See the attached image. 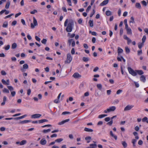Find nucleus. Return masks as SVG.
Instances as JSON below:
<instances>
[{
	"label": "nucleus",
	"instance_id": "obj_32",
	"mask_svg": "<svg viewBox=\"0 0 148 148\" xmlns=\"http://www.w3.org/2000/svg\"><path fill=\"white\" fill-rule=\"evenodd\" d=\"M144 43L142 42L141 43H139L138 44V48L140 49L142 46H143L144 45Z\"/></svg>",
	"mask_w": 148,
	"mask_h": 148
},
{
	"label": "nucleus",
	"instance_id": "obj_16",
	"mask_svg": "<svg viewBox=\"0 0 148 148\" xmlns=\"http://www.w3.org/2000/svg\"><path fill=\"white\" fill-rule=\"evenodd\" d=\"M84 130L85 131L87 132H92L93 131V130L91 129L88 128L87 127H85L84 129Z\"/></svg>",
	"mask_w": 148,
	"mask_h": 148
},
{
	"label": "nucleus",
	"instance_id": "obj_20",
	"mask_svg": "<svg viewBox=\"0 0 148 148\" xmlns=\"http://www.w3.org/2000/svg\"><path fill=\"white\" fill-rule=\"evenodd\" d=\"M135 71L136 72V73H138V74L140 75H142L144 73L143 71L141 70H136Z\"/></svg>",
	"mask_w": 148,
	"mask_h": 148
},
{
	"label": "nucleus",
	"instance_id": "obj_17",
	"mask_svg": "<svg viewBox=\"0 0 148 148\" xmlns=\"http://www.w3.org/2000/svg\"><path fill=\"white\" fill-rule=\"evenodd\" d=\"M75 36V34H71V33H69L67 34V36L68 37H69L70 38H73Z\"/></svg>",
	"mask_w": 148,
	"mask_h": 148
},
{
	"label": "nucleus",
	"instance_id": "obj_48",
	"mask_svg": "<svg viewBox=\"0 0 148 148\" xmlns=\"http://www.w3.org/2000/svg\"><path fill=\"white\" fill-rule=\"evenodd\" d=\"M141 3H142V4L145 6H146L147 5V2L145 1H142L141 2Z\"/></svg>",
	"mask_w": 148,
	"mask_h": 148
},
{
	"label": "nucleus",
	"instance_id": "obj_61",
	"mask_svg": "<svg viewBox=\"0 0 148 148\" xmlns=\"http://www.w3.org/2000/svg\"><path fill=\"white\" fill-rule=\"evenodd\" d=\"M83 46H84V48L86 49H87L88 48V45L86 44H84L83 45Z\"/></svg>",
	"mask_w": 148,
	"mask_h": 148
},
{
	"label": "nucleus",
	"instance_id": "obj_3",
	"mask_svg": "<svg viewBox=\"0 0 148 148\" xmlns=\"http://www.w3.org/2000/svg\"><path fill=\"white\" fill-rule=\"evenodd\" d=\"M67 58L66 61H65V63H69L72 60V57L70 53H68L67 54Z\"/></svg>",
	"mask_w": 148,
	"mask_h": 148
},
{
	"label": "nucleus",
	"instance_id": "obj_33",
	"mask_svg": "<svg viewBox=\"0 0 148 148\" xmlns=\"http://www.w3.org/2000/svg\"><path fill=\"white\" fill-rule=\"evenodd\" d=\"M51 130L50 129H48L47 130H43L42 132L44 133H46L49 132L51 131Z\"/></svg>",
	"mask_w": 148,
	"mask_h": 148
},
{
	"label": "nucleus",
	"instance_id": "obj_57",
	"mask_svg": "<svg viewBox=\"0 0 148 148\" xmlns=\"http://www.w3.org/2000/svg\"><path fill=\"white\" fill-rule=\"evenodd\" d=\"M113 123V120H111L110 122H108L107 123V124L108 125H112V124Z\"/></svg>",
	"mask_w": 148,
	"mask_h": 148
},
{
	"label": "nucleus",
	"instance_id": "obj_7",
	"mask_svg": "<svg viewBox=\"0 0 148 148\" xmlns=\"http://www.w3.org/2000/svg\"><path fill=\"white\" fill-rule=\"evenodd\" d=\"M93 142L95 143L90 144L89 145L90 146L86 148H96L97 145L96 144H95L96 142L93 141Z\"/></svg>",
	"mask_w": 148,
	"mask_h": 148
},
{
	"label": "nucleus",
	"instance_id": "obj_63",
	"mask_svg": "<svg viewBox=\"0 0 148 148\" xmlns=\"http://www.w3.org/2000/svg\"><path fill=\"white\" fill-rule=\"evenodd\" d=\"M16 94V92L15 91H12L11 92V95L12 97H14Z\"/></svg>",
	"mask_w": 148,
	"mask_h": 148
},
{
	"label": "nucleus",
	"instance_id": "obj_2",
	"mask_svg": "<svg viewBox=\"0 0 148 148\" xmlns=\"http://www.w3.org/2000/svg\"><path fill=\"white\" fill-rule=\"evenodd\" d=\"M127 69L129 73L133 76H136L137 75V73L134 70L131 68L128 67Z\"/></svg>",
	"mask_w": 148,
	"mask_h": 148
},
{
	"label": "nucleus",
	"instance_id": "obj_18",
	"mask_svg": "<svg viewBox=\"0 0 148 148\" xmlns=\"http://www.w3.org/2000/svg\"><path fill=\"white\" fill-rule=\"evenodd\" d=\"M135 6L136 8L139 9H140L141 8V5L140 4L138 3H136L135 4Z\"/></svg>",
	"mask_w": 148,
	"mask_h": 148
},
{
	"label": "nucleus",
	"instance_id": "obj_12",
	"mask_svg": "<svg viewBox=\"0 0 148 148\" xmlns=\"http://www.w3.org/2000/svg\"><path fill=\"white\" fill-rule=\"evenodd\" d=\"M109 0H105L103 1L101 4L100 5L101 6L105 5L108 3Z\"/></svg>",
	"mask_w": 148,
	"mask_h": 148
},
{
	"label": "nucleus",
	"instance_id": "obj_35",
	"mask_svg": "<svg viewBox=\"0 0 148 148\" xmlns=\"http://www.w3.org/2000/svg\"><path fill=\"white\" fill-rule=\"evenodd\" d=\"M131 21H130V23H134L135 21H134V18L133 16H132L130 18Z\"/></svg>",
	"mask_w": 148,
	"mask_h": 148
},
{
	"label": "nucleus",
	"instance_id": "obj_56",
	"mask_svg": "<svg viewBox=\"0 0 148 148\" xmlns=\"http://www.w3.org/2000/svg\"><path fill=\"white\" fill-rule=\"evenodd\" d=\"M17 23V21H13L12 23V26L15 25Z\"/></svg>",
	"mask_w": 148,
	"mask_h": 148
},
{
	"label": "nucleus",
	"instance_id": "obj_40",
	"mask_svg": "<svg viewBox=\"0 0 148 148\" xmlns=\"http://www.w3.org/2000/svg\"><path fill=\"white\" fill-rule=\"evenodd\" d=\"M97 88L99 90H101L102 88V85L101 84H97Z\"/></svg>",
	"mask_w": 148,
	"mask_h": 148
},
{
	"label": "nucleus",
	"instance_id": "obj_4",
	"mask_svg": "<svg viewBox=\"0 0 148 148\" xmlns=\"http://www.w3.org/2000/svg\"><path fill=\"white\" fill-rule=\"evenodd\" d=\"M33 24L32 23L31 24V27L32 29L34 28L35 26H36L38 25L37 22L36 18L34 17H33Z\"/></svg>",
	"mask_w": 148,
	"mask_h": 148
},
{
	"label": "nucleus",
	"instance_id": "obj_43",
	"mask_svg": "<svg viewBox=\"0 0 148 148\" xmlns=\"http://www.w3.org/2000/svg\"><path fill=\"white\" fill-rule=\"evenodd\" d=\"M8 88L10 91H12L14 90L13 87L11 86H7Z\"/></svg>",
	"mask_w": 148,
	"mask_h": 148
},
{
	"label": "nucleus",
	"instance_id": "obj_54",
	"mask_svg": "<svg viewBox=\"0 0 148 148\" xmlns=\"http://www.w3.org/2000/svg\"><path fill=\"white\" fill-rule=\"evenodd\" d=\"M147 117H145L142 119V121L143 122H145L147 120Z\"/></svg>",
	"mask_w": 148,
	"mask_h": 148
},
{
	"label": "nucleus",
	"instance_id": "obj_42",
	"mask_svg": "<svg viewBox=\"0 0 148 148\" xmlns=\"http://www.w3.org/2000/svg\"><path fill=\"white\" fill-rule=\"evenodd\" d=\"M10 47V45H7L4 48L5 50H9Z\"/></svg>",
	"mask_w": 148,
	"mask_h": 148
},
{
	"label": "nucleus",
	"instance_id": "obj_13",
	"mask_svg": "<svg viewBox=\"0 0 148 148\" xmlns=\"http://www.w3.org/2000/svg\"><path fill=\"white\" fill-rule=\"evenodd\" d=\"M140 80L144 82L146 81L145 77L144 75H141L140 78Z\"/></svg>",
	"mask_w": 148,
	"mask_h": 148
},
{
	"label": "nucleus",
	"instance_id": "obj_49",
	"mask_svg": "<svg viewBox=\"0 0 148 148\" xmlns=\"http://www.w3.org/2000/svg\"><path fill=\"white\" fill-rule=\"evenodd\" d=\"M1 74L3 75H6V72L4 70L1 71Z\"/></svg>",
	"mask_w": 148,
	"mask_h": 148
},
{
	"label": "nucleus",
	"instance_id": "obj_37",
	"mask_svg": "<svg viewBox=\"0 0 148 148\" xmlns=\"http://www.w3.org/2000/svg\"><path fill=\"white\" fill-rule=\"evenodd\" d=\"M107 116V114H101L99 115L98 116L99 118H102Z\"/></svg>",
	"mask_w": 148,
	"mask_h": 148
},
{
	"label": "nucleus",
	"instance_id": "obj_53",
	"mask_svg": "<svg viewBox=\"0 0 148 148\" xmlns=\"http://www.w3.org/2000/svg\"><path fill=\"white\" fill-rule=\"evenodd\" d=\"M70 114V112H63L62 114V115H65L66 114Z\"/></svg>",
	"mask_w": 148,
	"mask_h": 148
},
{
	"label": "nucleus",
	"instance_id": "obj_24",
	"mask_svg": "<svg viewBox=\"0 0 148 148\" xmlns=\"http://www.w3.org/2000/svg\"><path fill=\"white\" fill-rule=\"evenodd\" d=\"M121 143L124 147L126 148L127 147V144L125 141H122Z\"/></svg>",
	"mask_w": 148,
	"mask_h": 148
},
{
	"label": "nucleus",
	"instance_id": "obj_38",
	"mask_svg": "<svg viewBox=\"0 0 148 148\" xmlns=\"http://www.w3.org/2000/svg\"><path fill=\"white\" fill-rule=\"evenodd\" d=\"M8 25V23L7 22H5L3 25V27H6Z\"/></svg>",
	"mask_w": 148,
	"mask_h": 148
},
{
	"label": "nucleus",
	"instance_id": "obj_5",
	"mask_svg": "<svg viewBox=\"0 0 148 148\" xmlns=\"http://www.w3.org/2000/svg\"><path fill=\"white\" fill-rule=\"evenodd\" d=\"M81 75L78 73H75L73 75V77L75 79H79L81 77Z\"/></svg>",
	"mask_w": 148,
	"mask_h": 148
},
{
	"label": "nucleus",
	"instance_id": "obj_50",
	"mask_svg": "<svg viewBox=\"0 0 148 148\" xmlns=\"http://www.w3.org/2000/svg\"><path fill=\"white\" fill-rule=\"evenodd\" d=\"M37 11L36 10H34L33 11L30 12V13L32 14H34L35 13H37Z\"/></svg>",
	"mask_w": 148,
	"mask_h": 148
},
{
	"label": "nucleus",
	"instance_id": "obj_36",
	"mask_svg": "<svg viewBox=\"0 0 148 148\" xmlns=\"http://www.w3.org/2000/svg\"><path fill=\"white\" fill-rule=\"evenodd\" d=\"M22 67L25 69H27L28 68V66L27 64H25L23 65V67Z\"/></svg>",
	"mask_w": 148,
	"mask_h": 148
},
{
	"label": "nucleus",
	"instance_id": "obj_46",
	"mask_svg": "<svg viewBox=\"0 0 148 148\" xmlns=\"http://www.w3.org/2000/svg\"><path fill=\"white\" fill-rule=\"evenodd\" d=\"M47 41V40L45 39H43V40L41 41V42L44 44H46Z\"/></svg>",
	"mask_w": 148,
	"mask_h": 148
},
{
	"label": "nucleus",
	"instance_id": "obj_9",
	"mask_svg": "<svg viewBox=\"0 0 148 148\" xmlns=\"http://www.w3.org/2000/svg\"><path fill=\"white\" fill-rule=\"evenodd\" d=\"M116 109V108L114 106H112L110 107L109 108L107 109V111L108 112H113Z\"/></svg>",
	"mask_w": 148,
	"mask_h": 148
},
{
	"label": "nucleus",
	"instance_id": "obj_6",
	"mask_svg": "<svg viewBox=\"0 0 148 148\" xmlns=\"http://www.w3.org/2000/svg\"><path fill=\"white\" fill-rule=\"evenodd\" d=\"M41 116V115L38 114H33L31 116V118L33 119L38 118Z\"/></svg>",
	"mask_w": 148,
	"mask_h": 148
},
{
	"label": "nucleus",
	"instance_id": "obj_26",
	"mask_svg": "<svg viewBox=\"0 0 148 148\" xmlns=\"http://www.w3.org/2000/svg\"><path fill=\"white\" fill-rule=\"evenodd\" d=\"M83 61L85 62H87L89 60V59L87 57H83L82 58Z\"/></svg>",
	"mask_w": 148,
	"mask_h": 148
},
{
	"label": "nucleus",
	"instance_id": "obj_44",
	"mask_svg": "<svg viewBox=\"0 0 148 148\" xmlns=\"http://www.w3.org/2000/svg\"><path fill=\"white\" fill-rule=\"evenodd\" d=\"M146 40V36L145 35H144L143 36V38L142 39V42L144 43V42H145V41Z\"/></svg>",
	"mask_w": 148,
	"mask_h": 148
},
{
	"label": "nucleus",
	"instance_id": "obj_34",
	"mask_svg": "<svg viewBox=\"0 0 148 148\" xmlns=\"http://www.w3.org/2000/svg\"><path fill=\"white\" fill-rule=\"evenodd\" d=\"M63 140V139L62 138H60L57 139L55 140L56 142L60 143Z\"/></svg>",
	"mask_w": 148,
	"mask_h": 148
},
{
	"label": "nucleus",
	"instance_id": "obj_23",
	"mask_svg": "<svg viewBox=\"0 0 148 148\" xmlns=\"http://www.w3.org/2000/svg\"><path fill=\"white\" fill-rule=\"evenodd\" d=\"M47 121H48V120L46 119H41L38 121V122L39 123H42L44 122Z\"/></svg>",
	"mask_w": 148,
	"mask_h": 148
},
{
	"label": "nucleus",
	"instance_id": "obj_30",
	"mask_svg": "<svg viewBox=\"0 0 148 148\" xmlns=\"http://www.w3.org/2000/svg\"><path fill=\"white\" fill-rule=\"evenodd\" d=\"M136 142V140L135 139H133L132 140V143L133 144V146L134 147H135L136 146L135 143Z\"/></svg>",
	"mask_w": 148,
	"mask_h": 148
},
{
	"label": "nucleus",
	"instance_id": "obj_14",
	"mask_svg": "<svg viewBox=\"0 0 148 148\" xmlns=\"http://www.w3.org/2000/svg\"><path fill=\"white\" fill-rule=\"evenodd\" d=\"M31 121L30 120H24L22 121H21L19 123L21 124H24L27 123H29V122H30Z\"/></svg>",
	"mask_w": 148,
	"mask_h": 148
},
{
	"label": "nucleus",
	"instance_id": "obj_41",
	"mask_svg": "<svg viewBox=\"0 0 148 148\" xmlns=\"http://www.w3.org/2000/svg\"><path fill=\"white\" fill-rule=\"evenodd\" d=\"M1 82L3 84L5 85H9L8 83L4 79H2L1 80Z\"/></svg>",
	"mask_w": 148,
	"mask_h": 148
},
{
	"label": "nucleus",
	"instance_id": "obj_19",
	"mask_svg": "<svg viewBox=\"0 0 148 148\" xmlns=\"http://www.w3.org/2000/svg\"><path fill=\"white\" fill-rule=\"evenodd\" d=\"M110 135L112 137H114V139L116 140L117 139V137L116 135H114L113 134V132L112 131H110Z\"/></svg>",
	"mask_w": 148,
	"mask_h": 148
},
{
	"label": "nucleus",
	"instance_id": "obj_47",
	"mask_svg": "<svg viewBox=\"0 0 148 148\" xmlns=\"http://www.w3.org/2000/svg\"><path fill=\"white\" fill-rule=\"evenodd\" d=\"M125 51L126 53H129L130 52V50L128 47H126L125 48Z\"/></svg>",
	"mask_w": 148,
	"mask_h": 148
},
{
	"label": "nucleus",
	"instance_id": "obj_11",
	"mask_svg": "<svg viewBox=\"0 0 148 148\" xmlns=\"http://www.w3.org/2000/svg\"><path fill=\"white\" fill-rule=\"evenodd\" d=\"M40 143L41 145H45L47 143V141L45 138H43L40 140Z\"/></svg>",
	"mask_w": 148,
	"mask_h": 148
},
{
	"label": "nucleus",
	"instance_id": "obj_58",
	"mask_svg": "<svg viewBox=\"0 0 148 148\" xmlns=\"http://www.w3.org/2000/svg\"><path fill=\"white\" fill-rule=\"evenodd\" d=\"M91 5H89L87 8L86 10V12H89V10H90V9H91Z\"/></svg>",
	"mask_w": 148,
	"mask_h": 148
},
{
	"label": "nucleus",
	"instance_id": "obj_60",
	"mask_svg": "<svg viewBox=\"0 0 148 148\" xmlns=\"http://www.w3.org/2000/svg\"><path fill=\"white\" fill-rule=\"evenodd\" d=\"M96 40V38L95 37H93L92 39V41L93 43H95V42Z\"/></svg>",
	"mask_w": 148,
	"mask_h": 148
},
{
	"label": "nucleus",
	"instance_id": "obj_62",
	"mask_svg": "<svg viewBox=\"0 0 148 148\" xmlns=\"http://www.w3.org/2000/svg\"><path fill=\"white\" fill-rule=\"evenodd\" d=\"M122 92V90H119L116 92V94L118 95Z\"/></svg>",
	"mask_w": 148,
	"mask_h": 148
},
{
	"label": "nucleus",
	"instance_id": "obj_29",
	"mask_svg": "<svg viewBox=\"0 0 148 148\" xmlns=\"http://www.w3.org/2000/svg\"><path fill=\"white\" fill-rule=\"evenodd\" d=\"M10 1H8L5 6V8L6 9H7L9 8V6L10 5Z\"/></svg>",
	"mask_w": 148,
	"mask_h": 148
},
{
	"label": "nucleus",
	"instance_id": "obj_55",
	"mask_svg": "<svg viewBox=\"0 0 148 148\" xmlns=\"http://www.w3.org/2000/svg\"><path fill=\"white\" fill-rule=\"evenodd\" d=\"M71 53L72 54V55H73L75 54V49L74 48H73L71 50Z\"/></svg>",
	"mask_w": 148,
	"mask_h": 148
},
{
	"label": "nucleus",
	"instance_id": "obj_25",
	"mask_svg": "<svg viewBox=\"0 0 148 148\" xmlns=\"http://www.w3.org/2000/svg\"><path fill=\"white\" fill-rule=\"evenodd\" d=\"M17 47V44L16 43H14L12 44V49H15Z\"/></svg>",
	"mask_w": 148,
	"mask_h": 148
},
{
	"label": "nucleus",
	"instance_id": "obj_28",
	"mask_svg": "<svg viewBox=\"0 0 148 148\" xmlns=\"http://www.w3.org/2000/svg\"><path fill=\"white\" fill-rule=\"evenodd\" d=\"M89 23L90 27H92L93 26V21L92 20H90L89 21Z\"/></svg>",
	"mask_w": 148,
	"mask_h": 148
},
{
	"label": "nucleus",
	"instance_id": "obj_10",
	"mask_svg": "<svg viewBox=\"0 0 148 148\" xmlns=\"http://www.w3.org/2000/svg\"><path fill=\"white\" fill-rule=\"evenodd\" d=\"M70 121L69 119H67L66 120H63L61 122H60L58 123V125H61L64 124L65 123L69 121Z\"/></svg>",
	"mask_w": 148,
	"mask_h": 148
},
{
	"label": "nucleus",
	"instance_id": "obj_45",
	"mask_svg": "<svg viewBox=\"0 0 148 148\" xmlns=\"http://www.w3.org/2000/svg\"><path fill=\"white\" fill-rule=\"evenodd\" d=\"M95 11L94 9H93L92 10V12H91L90 15V17H91L95 13Z\"/></svg>",
	"mask_w": 148,
	"mask_h": 148
},
{
	"label": "nucleus",
	"instance_id": "obj_27",
	"mask_svg": "<svg viewBox=\"0 0 148 148\" xmlns=\"http://www.w3.org/2000/svg\"><path fill=\"white\" fill-rule=\"evenodd\" d=\"M123 51V50L121 48L119 47H118V54H119L120 53H122Z\"/></svg>",
	"mask_w": 148,
	"mask_h": 148
},
{
	"label": "nucleus",
	"instance_id": "obj_22",
	"mask_svg": "<svg viewBox=\"0 0 148 148\" xmlns=\"http://www.w3.org/2000/svg\"><path fill=\"white\" fill-rule=\"evenodd\" d=\"M27 141L25 140H22L21 142L20 143V145H23L25 144H26L27 143Z\"/></svg>",
	"mask_w": 148,
	"mask_h": 148
},
{
	"label": "nucleus",
	"instance_id": "obj_1",
	"mask_svg": "<svg viewBox=\"0 0 148 148\" xmlns=\"http://www.w3.org/2000/svg\"><path fill=\"white\" fill-rule=\"evenodd\" d=\"M68 19H66L64 23V26L67 27L66 29V30L67 32H71L73 29L74 23L73 21H71L68 24Z\"/></svg>",
	"mask_w": 148,
	"mask_h": 148
},
{
	"label": "nucleus",
	"instance_id": "obj_64",
	"mask_svg": "<svg viewBox=\"0 0 148 148\" xmlns=\"http://www.w3.org/2000/svg\"><path fill=\"white\" fill-rule=\"evenodd\" d=\"M36 39L38 41H40V39L37 36H36L35 37Z\"/></svg>",
	"mask_w": 148,
	"mask_h": 148
},
{
	"label": "nucleus",
	"instance_id": "obj_8",
	"mask_svg": "<svg viewBox=\"0 0 148 148\" xmlns=\"http://www.w3.org/2000/svg\"><path fill=\"white\" fill-rule=\"evenodd\" d=\"M134 106L128 105L124 108L125 111H127L131 110L133 107Z\"/></svg>",
	"mask_w": 148,
	"mask_h": 148
},
{
	"label": "nucleus",
	"instance_id": "obj_39",
	"mask_svg": "<svg viewBox=\"0 0 148 148\" xmlns=\"http://www.w3.org/2000/svg\"><path fill=\"white\" fill-rule=\"evenodd\" d=\"M3 91L4 92H5L8 93L9 92V90L5 88L3 89Z\"/></svg>",
	"mask_w": 148,
	"mask_h": 148
},
{
	"label": "nucleus",
	"instance_id": "obj_15",
	"mask_svg": "<svg viewBox=\"0 0 148 148\" xmlns=\"http://www.w3.org/2000/svg\"><path fill=\"white\" fill-rule=\"evenodd\" d=\"M91 137L90 136H87L85 138V140L87 141V143H88L90 142L91 140Z\"/></svg>",
	"mask_w": 148,
	"mask_h": 148
},
{
	"label": "nucleus",
	"instance_id": "obj_59",
	"mask_svg": "<svg viewBox=\"0 0 148 148\" xmlns=\"http://www.w3.org/2000/svg\"><path fill=\"white\" fill-rule=\"evenodd\" d=\"M105 121L106 122H108L110 120V118L109 117L106 118L105 119Z\"/></svg>",
	"mask_w": 148,
	"mask_h": 148
},
{
	"label": "nucleus",
	"instance_id": "obj_21",
	"mask_svg": "<svg viewBox=\"0 0 148 148\" xmlns=\"http://www.w3.org/2000/svg\"><path fill=\"white\" fill-rule=\"evenodd\" d=\"M126 30L127 31V34H132V30L130 28Z\"/></svg>",
	"mask_w": 148,
	"mask_h": 148
},
{
	"label": "nucleus",
	"instance_id": "obj_51",
	"mask_svg": "<svg viewBox=\"0 0 148 148\" xmlns=\"http://www.w3.org/2000/svg\"><path fill=\"white\" fill-rule=\"evenodd\" d=\"M54 102L56 103H60V101L59 99H55L54 101Z\"/></svg>",
	"mask_w": 148,
	"mask_h": 148
},
{
	"label": "nucleus",
	"instance_id": "obj_52",
	"mask_svg": "<svg viewBox=\"0 0 148 148\" xmlns=\"http://www.w3.org/2000/svg\"><path fill=\"white\" fill-rule=\"evenodd\" d=\"M73 41V39H69L68 40V43L69 45H70L72 42Z\"/></svg>",
	"mask_w": 148,
	"mask_h": 148
},
{
	"label": "nucleus",
	"instance_id": "obj_31",
	"mask_svg": "<svg viewBox=\"0 0 148 148\" xmlns=\"http://www.w3.org/2000/svg\"><path fill=\"white\" fill-rule=\"evenodd\" d=\"M106 14L108 16L111 15L112 14L111 12L110 11H107L106 12Z\"/></svg>",
	"mask_w": 148,
	"mask_h": 148
}]
</instances>
